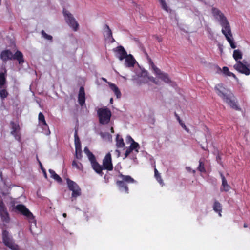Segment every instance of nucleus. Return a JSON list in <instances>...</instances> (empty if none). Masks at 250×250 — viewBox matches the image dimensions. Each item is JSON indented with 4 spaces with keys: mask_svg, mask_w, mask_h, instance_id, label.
<instances>
[{
    "mask_svg": "<svg viewBox=\"0 0 250 250\" xmlns=\"http://www.w3.org/2000/svg\"><path fill=\"white\" fill-rule=\"evenodd\" d=\"M220 176L222 179V185L220 188L221 191H229L231 188L230 186L228 184L226 179L222 173H220Z\"/></svg>",
    "mask_w": 250,
    "mask_h": 250,
    "instance_id": "obj_17",
    "label": "nucleus"
},
{
    "mask_svg": "<svg viewBox=\"0 0 250 250\" xmlns=\"http://www.w3.org/2000/svg\"><path fill=\"white\" fill-rule=\"evenodd\" d=\"M148 77H141L139 78V79L137 81V84L138 85H140L142 84L146 83L148 82Z\"/></svg>",
    "mask_w": 250,
    "mask_h": 250,
    "instance_id": "obj_33",
    "label": "nucleus"
},
{
    "mask_svg": "<svg viewBox=\"0 0 250 250\" xmlns=\"http://www.w3.org/2000/svg\"><path fill=\"white\" fill-rule=\"evenodd\" d=\"M92 167L94 170L100 176H103V170H104V168H103V166L100 165L97 161H95L91 163Z\"/></svg>",
    "mask_w": 250,
    "mask_h": 250,
    "instance_id": "obj_18",
    "label": "nucleus"
},
{
    "mask_svg": "<svg viewBox=\"0 0 250 250\" xmlns=\"http://www.w3.org/2000/svg\"><path fill=\"white\" fill-rule=\"evenodd\" d=\"M37 160H38V162H39V164H40V167H41V169H42V171H43V172L44 175L45 177V178H47V174H46V172H45V169L43 168V167H42V164L41 162L39 160V159H38V158H37Z\"/></svg>",
    "mask_w": 250,
    "mask_h": 250,
    "instance_id": "obj_44",
    "label": "nucleus"
},
{
    "mask_svg": "<svg viewBox=\"0 0 250 250\" xmlns=\"http://www.w3.org/2000/svg\"><path fill=\"white\" fill-rule=\"evenodd\" d=\"M116 53V56L120 60L122 61L127 57V54L125 48L122 46H119L113 49Z\"/></svg>",
    "mask_w": 250,
    "mask_h": 250,
    "instance_id": "obj_14",
    "label": "nucleus"
},
{
    "mask_svg": "<svg viewBox=\"0 0 250 250\" xmlns=\"http://www.w3.org/2000/svg\"><path fill=\"white\" fill-rule=\"evenodd\" d=\"M116 145L118 148H123L125 146V143L123 139L119 134L116 135Z\"/></svg>",
    "mask_w": 250,
    "mask_h": 250,
    "instance_id": "obj_24",
    "label": "nucleus"
},
{
    "mask_svg": "<svg viewBox=\"0 0 250 250\" xmlns=\"http://www.w3.org/2000/svg\"><path fill=\"white\" fill-rule=\"evenodd\" d=\"M0 97L3 100L6 98L8 95V92L6 89V87L4 86V88H0Z\"/></svg>",
    "mask_w": 250,
    "mask_h": 250,
    "instance_id": "obj_31",
    "label": "nucleus"
},
{
    "mask_svg": "<svg viewBox=\"0 0 250 250\" xmlns=\"http://www.w3.org/2000/svg\"><path fill=\"white\" fill-rule=\"evenodd\" d=\"M0 58L3 62L9 60H16L20 64H22L24 62L23 55L19 50H17L13 55L10 50H4L1 52Z\"/></svg>",
    "mask_w": 250,
    "mask_h": 250,
    "instance_id": "obj_3",
    "label": "nucleus"
},
{
    "mask_svg": "<svg viewBox=\"0 0 250 250\" xmlns=\"http://www.w3.org/2000/svg\"><path fill=\"white\" fill-rule=\"evenodd\" d=\"M111 132H113V128H111Z\"/></svg>",
    "mask_w": 250,
    "mask_h": 250,
    "instance_id": "obj_54",
    "label": "nucleus"
},
{
    "mask_svg": "<svg viewBox=\"0 0 250 250\" xmlns=\"http://www.w3.org/2000/svg\"><path fill=\"white\" fill-rule=\"evenodd\" d=\"M211 13L215 19L217 20L222 27V33L233 49L236 48L234 42L230 24L224 14L217 8L212 7Z\"/></svg>",
    "mask_w": 250,
    "mask_h": 250,
    "instance_id": "obj_1",
    "label": "nucleus"
},
{
    "mask_svg": "<svg viewBox=\"0 0 250 250\" xmlns=\"http://www.w3.org/2000/svg\"><path fill=\"white\" fill-rule=\"evenodd\" d=\"M147 59L148 60L149 63L151 65L152 67H153L154 65H155L151 58L148 57Z\"/></svg>",
    "mask_w": 250,
    "mask_h": 250,
    "instance_id": "obj_46",
    "label": "nucleus"
},
{
    "mask_svg": "<svg viewBox=\"0 0 250 250\" xmlns=\"http://www.w3.org/2000/svg\"><path fill=\"white\" fill-rule=\"evenodd\" d=\"M72 166L73 167H75L80 170H82L83 169V166L81 163L74 160L72 163Z\"/></svg>",
    "mask_w": 250,
    "mask_h": 250,
    "instance_id": "obj_30",
    "label": "nucleus"
},
{
    "mask_svg": "<svg viewBox=\"0 0 250 250\" xmlns=\"http://www.w3.org/2000/svg\"><path fill=\"white\" fill-rule=\"evenodd\" d=\"M41 34L45 39L50 41V42L52 41V37L51 35L46 34L44 30H42L41 31Z\"/></svg>",
    "mask_w": 250,
    "mask_h": 250,
    "instance_id": "obj_35",
    "label": "nucleus"
},
{
    "mask_svg": "<svg viewBox=\"0 0 250 250\" xmlns=\"http://www.w3.org/2000/svg\"><path fill=\"white\" fill-rule=\"evenodd\" d=\"M103 80L104 81H106V80L105 78H103Z\"/></svg>",
    "mask_w": 250,
    "mask_h": 250,
    "instance_id": "obj_53",
    "label": "nucleus"
},
{
    "mask_svg": "<svg viewBox=\"0 0 250 250\" xmlns=\"http://www.w3.org/2000/svg\"><path fill=\"white\" fill-rule=\"evenodd\" d=\"M125 59V63L127 67H133L135 64V60L131 55H127Z\"/></svg>",
    "mask_w": 250,
    "mask_h": 250,
    "instance_id": "obj_20",
    "label": "nucleus"
},
{
    "mask_svg": "<svg viewBox=\"0 0 250 250\" xmlns=\"http://www.w3.org/2000/svg\"><path fill=\"white\" fill-rule=\"evenodd\" d=\"M113 98H111L110 99V103L111 104H112L113 103Z\"/></svg>",
    "mask_w": 250,
    "mask_h": 250,
    "instance_id": "obj_49",
    "label": "nucleus"
},
{
    "mask_svg": "<svg viewBox=\"0 0 250 250\" xmlns=\"http://www.w3.org/2000/svg\"><path fill=\"white\" fill-rule=\"evenodd\" d=\"M63 17L65 22L74 32H77L79 28V24L73 15L68 11L63 8Z\"/></svg>",
    "mask_w": 250,
    "mask_h": 250,
    "instance_id": "obj_5",
    "label": "nucleus"
},
{
    "mask_svg": "<svg viewBox=\"0 0 250 250\" xmlns=\"http://www.w3.org/2000/svg\"><path fill=\"white\" fill-rule=\"evenodd\" d=\"M153 37L157 40L159 42H161L163 41V38L157 35H155Z\"/></svg>",
    "mask_w": 250,
    "mask_h": 250,
    "instance_id": "obj_45",
    "label": "nucleus"
},
{
    "mask_svg": "<svg viewBox=\"0 0 250 250\" xmlns=\"http://www.w3.org/2000/svg\"><path fill=\"white\" fill-rule=\"evenodd\" d=\"M234 68L239 72L247 76L250 74V64H248L245 60H243L242 62L237 61V62L234 65Z\"/></svg>",
    "mask_w": 250,
    "mask_h": 250,
    "instance_id": "obj_10",
    "label": "nucleus"
},
{
    "mask_svg": "<svg viewBox=\"0 0 250 250\" xmlns=\"http://www.w3.org/2000/svg\"><path fill=\"white\" fill-rule=\"evenodd\" d=\"M154 175L157 181L160 183H162L163 182V180L162 179L160 174L159 173L156 168L154 169Z\"/></svg>",
    "mask_w": 250,
    "mask_h": 250,
    "instance_id": "obj_37",
    "label": "nucleus"
},
{
    "mask_svg": "<svg viewBox=\"0 0 250 250\" xmlns=\"http://www.w3.org/2000/svg\"><path fill=\"white\" fill-rule=\"evenodd\" d=\"M214 90L217 95L220 97L224 102L226 103L231 108L237 111H241V109L237 105V101L234 94L231 90L225 86L222 83L216 84Z\"/></svg>",
    "mask_w": 250,
    "mask_h": 250,
    "instance_id": "obj_2",
    "label": "nucleus"
},
{
    "mask_svg": "<svg viewBox=\"0 0 250 250\" xmlns=\"http://www.w3.org/2000/svg\"><path fill=\"white\" fill-rule=\"evenodd\" d=\"M6 79L4 73H0V88H4L6 84Z\"/></svg>",
    "mask_w": 250,
    "mask_h": 250,
    "instance_id": "obj_29",
    "label": "nucleus"
},
{
    "mask_svg": "<svg viewBox=\"0 0 250 250\" xmlns=\"http://www.w3.org/2000/svg\"><path fill=\"white\" fill-rule=\"evenodd\" d=\"M105 27L107 29L106 31H105L106 37L107 38H111L112 39L111 42H113L115 41V40L112 37V33L111 29H110L108 25L106 24Z\"/></svg>",
    "mask_w": 250,
    "mask_h": 250,
    "instance_id": "obj_32",
    "label": "nucleus"
},
{
    "mask_svg": "<svg viewBox=\"0 0 250 250\" xmlns=\"http://www.w3.org/2000/svg\"><path fill=\"white\" fill-rule=\"evenodd\" d=\"M130 146L136 152H139V149L140 148V146L139 144L135 141H133V143H132L130 144Z\"/></svg>",
    "mask_w": 250,
    "mask_h": 250,
    "instance_id": "obj_34",
    "label": "nucleus"
},
{
    "mask_svg": "<svg viewBox=\"0 0 250 250\" xmlns=\"http://www.w3.org/2000/svg\"><path fill=\"white\" fill-rule=\"evenodd\" d=\"M2 237L3 242L6 246L9 247L12 250H19L18 245L14 243L12 236L7 230H3Z\"/></svg>",
    "mask_w": 250,
    "mask_h": 250,
    "instance_id": "obj_9",
    "label": "nucleus"
},
{
    "mask_svg": "<svg viewBox=\"0 0 250 250\" xmlns=\"http://www.w3.org/2000/svg\"><path fill=\"white\" fill-rule=\"evenodd\" d=\"M97 113L100 124L104 125L110 122L111 113L108 108H99Z\"/></svg>",
    "mask_w": 250,
    "mask_h": 250,
    "instance_id": "obj_8",
    "label": "nucleus"
},
{
    "mask_svg": "<svg viewBox=\"0 0 250 250\" xmlns=\"http://www.w3.org/2000/svg\"><path fill=\"white\" fill-rule=\"evenodd\" d=\"M216 158H217V159H221L219 156H218L216 157Z\"/></svg>",
    "mask_w": 250,
    "mask_h": 250,
    "instance_id": "obj_51",
    "label": "nucleus"
},
{
    "mask_svg": "<svg viewBox=\"0 0 250 250\" xmlns=\"http://www.w3.org/2000/svg\"><path fill=\"white\" fill-rule=\"evenodd\" d=\"M84 152L88 157L89 160L90 161L91 163L96 161V158L94 154L90 151V150L87 147H85L84 148Z\"/></svg>",
    "mask_w": 250,
    "mask_h": 250,
    "instance_id": "obj_23",
    "label": "nucleus"
},
{
    "mask_svg": "<svg viewBox=\"0 0 250 250\" xmlns=\"http://www.w3.org/2000/svg\"><path fill=\"white\" fill-rule=\"evenodd\" d=\"M242 52L239 49L234 50L233 53V57L235 60L237 62L242 58Z\"/></svg>",
    "mask_w": 250,
    "mask_h": 250,
    "instance_id": "obj_26",
    "label": "nucleus"
},
{
    "mask_svg": "<svg viewBox=\"0 0 250 250\" xmlns=\"http://www.w3.org/2000/svg\"><path fill=\"white\" fill-rule=\"evenodd\" d=\"M174 115L178 122L181 120L179 115L176 112L174 113Z\"/></svg>",
    "mask_w": 250,
    "mask_h": 250,
    "instance_id": "obj_47",
    "label": "nucleus"
},
{
    "mask_svg": "<svg viewBox=\"0 0 250 250\" xmlns=\"http://www.w3.org/2000/svg\"><path fill=\"white\" fill-rule=\"evenodd\" d=\"M243 226H244V228H247V227H248V226L247 223H244Z\"/></svg>",
    "mask_w": 250,
    "mask_h": 250,
    "instance_id": "obj_48",
    "label": "nucleus"
},
{
    "mask_svg": "<svg viewBox=\"0 0 250 250\" xmlns=\"http://www.w3.org/2000/svg\"><path fill=\"white\" fill-rule=\"evenodd\" d=\"M125 140H126V142L127 143H130V144L133 143V141H135L133 139V138L131 137V136L129 135L126 136V137L125 138Z\"/></svg>",
    "mask_w": 250,
    "mask_h": 250,
    "instance_id": "obj_42",
    "label": "nucleus"
},
{
    "mask_svg": "<svg viewBox=\"0 0 250 250\" xmlns=\"http://www.w3.org/2000/svg\"><path fill=\"white\" fill-rule=\"evenodd\" d=\"M49 172L50 174V177L53 178L57 182L61 183L62 181V178L60 177V176L56 174L53 170L49 169Z\"/></svg>",
    "mask_w": 250,
    "mask_h": 250,
    "instance_id": "obj_25",
    "label": "nucleus"
},
{
    "mask_svg": "<svg viewBox=\"0 0 250 250\" xmlns=\"http://www.w3.org/2000/svg\"><path fill=\"white\" fill-rule=\"evenodd\" d=\"M66 216H67V214L66 213H63V217L65 218V217H66Z\"/></svg>",
    "mask_w": 250,
    "mask_h": 250,
    "instance_id": "obj_50",
    "label": "nucleus"
},
{
    "mask_svg": "<svg viewBox=\"0 0 250 250\" xmlns=\"http://www.w3.org/2000/svg\"><path fill=\"white\" fill-rule=\"evenodd\" d=\"M159 78L163 81L166 83H170L171 82L170 79L169 78L168 75L166 73H163Z\"/></svg>",
    "mask_w": 250,
    "mask_h": 250,
    "instance_id": "obj_28",
    "label": "nucleus"
},
{
    "mask_svg": "<svg viewBox=\"0 0 250 250\" xmlns=\"http://www.w3.org/2000/svg\"><path fill=\"white\" fill-rule=\"evenodd\" d=\"M75 158L78 160L82 158V151L81 149V144L79 138L77 135V131L75 133Z\"/></svg>",
    "mask_w": 250,
    "mask_h": 250,
    "instance_id": "obj_11",
    "label": "nucleus"
},
{
    "mask_svg": "<svg viewBox=\"0 0 250 250\" xmlns=\"http://www.w3.org/2000/svg\"><path fill=\"white\" fill-rule=\"evenodd\" d=\"M14 209L21 214L25 216L28 219L30 223H36V220L33 214L24 205H17L15 206Z\"/></svg>",
    "mask_w": 250,
    "mask_h": 250,
    "instance_id": "obj_7",
    "label": "nucleus"
},
{
    "mask_svg": "<svg viewBox=\"0 0 250 250\" xmlns=\"http://www.w3.org/2000/svg\"><path fill=\"white\" fill-rule=\"evenodd\" d=\"M222 71L225 75L228 76L232 77L235 79H237V78L236 76V75L232 72H230L229 71L228 67H227V66H224L222 68Z\"/></svg>",
    "mask_w": 250,
    "mask_h": 250,
    "instance_id": "obj_27",
    "label": "nucleus"
},
{
    "mask_svg": "<svg viewBox=\"0 0 250 250\" xmlns=\"http://www.w3.org/2000/svg\"><path fill=\"white\" fill-rule=\"evenodd\" d=\"M65 178L69 190L72 191L71 200L72 201L76 200L78 197L81 196V189L75 182L70 180L68 178Z\"/></svg>",
    "mask_w": 250,
    "mask_h": 250,
    "instance_id": "obj_6",
    "label": "nucleus"
},
{
    "mask_svg": "<svg viewBox=\"0 0 250 250\" xmlns=\"http://www.w3.org/2000/svg\"><path fill=\"white\" fill-rule=\"evenodd\" d=\"M116 151L118 153V154L120 153V151L118 150H116Z\"/></svg>",
    "mask_w": 250,
    "mask_h": 250,
    "instance_id": "obj_52",
    "label": "nucleus"
},
{
    "mask_svg": "<svg viewBox=\"0 0 250 250\" xmlns=\"http://www.w3.org/2000/svg\"><path fill=\"white\" fill-rule=\"evenodd\" d=\"M179 123L180 125L182 127V128H183L187 132H189V129L186 127L185 124L182 122V120H180V121H179Z\"/></svg>",
    "mask_w": 250,
    "mask_h": 250,
    "instance_id": "obj_40",
    "label": "nucleus"
},
{
    "mask_svg": "<svg viewBox=\"0 0 250 250\" xmlns=\"http://www.w3.org/2000/svg\"><path fill=\"white\" fill-rule=\"evenodd\" d=\"M154 73L159 77L163 72L161 71L160 69L157 68L156 65H154L153 67H152Z\"/></svg>",
    "mask_w": 250,
    "mask_h": 250,
    "instance_id": "obj_39",
    "label": "nucleus"
},
{
    "mask_svg": "<svg viewBox=\"0 0 250 250\" xmlns=\"http://www.w3.org/2000/svg\"><path fill=\"white\" fill-rule=\"evenodd\" d=\"M78 101L79 104L81 106H83L85 104V94L84 87L83 86H81L80 88L78 93Z\"/></svg>",
    "mask_w": 250,
    "mask_h": 250,
    "instance_id": "obj_16",
    "label": "nucleus"
},
{
    "mask_svg": "<svg viewBox=\"0 0 250 250\" xmlns=\"http://www.w3.org/2000/svg\"><path fill=\"white\" fill-rule=\"evenodd\" d=\"M119 177L122 178V180H118L116 182L119 190L125 193H128L129 189L126 183H134L135 180L129 175H124L122 173H120Z\"/></svg>",
    "mask_w": 250,
    "mask_h": 250,
    "instance_id": "obj_4",
    "label": "nucleus"
},
{
    "mask_svg": "<svg viewBox=\"0 0 250 250\" xmlns=\"http://www.w3.org/2000/svg\"><path fill=\"white\" fill-rule=\"evenodd\" d=\"M197 169L198 171L201 172H205L206 169L204 167V163L201 160L199 161V165L198 167H197Z\"/></svg>",
    "mask_w": 250,
    "mask_h": 250,
    "instance_id": "obj_36",
    "label": "nucleus"
},
{
    "mask_svg": "<svg viewBox=\"0 0 250 250\" xmlns=\"http://www.w3.org/2000/svg\"><path fill=\"white\" fill-rule=\"evenodd\" d=\"M133 150H134L130 146L127 148L125 154V157H127Z\"/></svg>",
    "mask_w": 250,
    "mask_h": 250,
    "instance_id": "obj_41",
    "label": "nucleus"
},
{
    "mask_svg": "<svg viewBox=\"0 0 250 250\" xmlns=\"http://www.w3.org/2000/svg\"><path fill=\"white\" fill-rule=\"evenodd\" d=\"M103 168L108 171H111L113 169V166L112 163L111 154L110 152L106 154L103 160Z\"/></svg>",
    "mask_w": 250,
    "mask_h": 250,
    "instance_id": "obj_12",
    "label": "nucleus"
},
{
    "mask_svg": "<svg viewBox=\"0 0 250 250\" xmlns=\"http://www.w3.org/2000/svg\"><path fill=\"white\" fill-rule=\"evenodd\" d=\"M38 120L39 124L42 126V127L45 129L48 128V125L47 124L45 117L42 113L40 112L38 115Z\"/></svg>",
    "mask_w": 250,
    "mask_h": 250,
    "instance_id": "obj_19",
    "label": "nucleus"
},
{
    "mask_svg": "<svg viewBox=\"0 0 250 250\" xmlns=\"http://www.w3.org/2000/svg\"><path fill=\"white\" fill-rule=\"evenodd\" d=\"M148 80L156 84H158V82L156 80V79L153 77H148Z\"/></svg>",
    "mask_w": 250,
    "mask_h": 250,
    "instance_id": "obj_43",
    "label": "nucleus"
},
{
    "mask_svg": "<svg viewBox=\"0 0 250 250\" xmlns=\"http://www.w3.org/2000/svg\"><path fill=\"white\" fill-rule=\"evenodd\" d=\"M10 125L11 126V134L15 137L16 139L19 140L20 136L18 134V132L20 130L19 124L13 121H11L10 122Z\"/></svg>",
    "mask_w": 250,
    "mask_h": 250,
    "instance_id": "obj_15",
    "label": "nucleus"
},
{
    "mask_svg": "<svg viewBox=\"0 0 250 250\" xmlns=\"http://www.w3.org/2000/svg\"><path fill=\"white\" fill-rule=\"evenodd\" d=\"M213 210L215 212L218 213L220 216H221V211L222 209L221 204L218 201H215L213 206Z\"/></svg>",
    "mask_w": 250,
    "mask_h": 250,
    "instance_id": "obj_22",
    "label": "nucleus"
},
{
    "mask_svg": "<svg viewBox=\"0 0 250 250\" xmlns=\"http://www.w3.org/2000/svg\"><path fill=\"white\" fill-rule=\"evenodd\" d=\"M110 89L114 92L115 95L117 98H120L121 97V93L118 87L115 84L109 83Z\"/></svg>",
    "mask_w": 250,
    "mask_h": 250,
    "instance_id": "obj_21",
    "label": "nucleus"
},
{
    "mask_svg": "<svg viewBox=\"0 0 250 250\" xmlns=\"http://www.w3.org/2000/svg\"><path fill=\"white\" fill-rule=\"evenodd\" d=\"M0 216L2 222L5 223H9L10 222L9 214L3 202H0Z\"/></svg>",
    "mask_w": 250,
    "mask_h": 250,
    "instance_id": "obj_13",
    "label": "nucleus"
},
{
    "mask_svg": "<svg viewBox=\"0 0 250 250\" xmlns=\"http://www.w3.org/2000/svg\"><path fill=\"white\" fill-rule=\"evenodd\" d=\"M161 6L162 8L165 11L168 12V7L167 6V3L165 1V0H159Z\"/></svg>",
    "mask_w": 250,
    "mask_h": 250,
    "instance_id": "obj_38",
    "label": "nucleus"
}]
</instances>
